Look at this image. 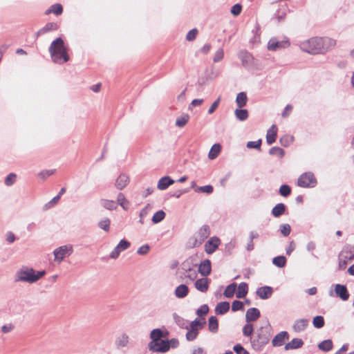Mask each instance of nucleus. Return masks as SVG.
Listing matches in <instances>:
<instances>
[{
	"label": "nucleus",
	"instance_id": "f257e3e1",
	"mask_svg": "<svg viewBox=\"0 0 354 354\" xmlns=\"http://www.w3.org/2000/svg\"><path fill=\"white\" fill-rule=\"evenodd\" d=\"M335 45L336 41L332 38L315 37L302 41L300 48L305 52L316 55L324 53L333 48Z\"/></svg>",
	"mask_w": 354,
	"mask_h": 354
},
{
	"label": "nucleus",
	"instance_id": "f03ea898",
	"mask_svg": "<svg viewBox=\"0 0 354 354\" xmlns=\"http://www.w3.org/2000/svg\"><path fill=\"white\" fill-rule=\"evenodd\" d=\"M45 274V270L37 271L32 268L24 266L15 272L14 281L15 283L24 282L32 284L39 281Z\"/></svg>",
	"mask_w": 354,
	"mask_h": 354
},
{
	"label": "nucleus",
	"instance_id": "7ed1b4c3",
	"mask_svg": "<svg viewBox=\"0 0 354 354\" xmlns=\"http://www.w3.org/2000/svg\"><path fill=\"white\" fill-rule=\"evenodd\" d=\"M49 53L54 62L63 64L67 62L70 57L67 53V48L63 39L60 37L54 40L49 47Z\"/></svg>",
	"mask_w": 354,
	"mask_h": 354
},
{
	"label": "nucleus",
	"instance_id": "20e7f679",
	"mask_svg": "<svg viewBox=\"0 0 354 354\" xmlns=\"http://www.w3.org/2000/svg\"><path fill=\"white\" fill-rule=\"evenodd\" d=\"M271 333L268 327H261L257 330V336L251 339L252 348L256 351H260L270 340Z\"/></svg>",
	"mask_w": 354,
	"mask_h": 354
},
{
	"label": "nucleus",
	"instance_id": "39448f33",
	"mask_svg": "<svg viewBox=\"0 0 354 354\" xmlns=\"http://www.w3.org/2000/svg\"><path fill=\"white\" fill-rule=\"evenodd\" d=\"M209 234L210 228L209 225H203L194 234V236L190 239L189 242L192 241L191 246L192 248H195L201 245L204 242V241L209 236Z\"/></svg>",
	"mask_w": 354,
	"mask_h": 354
},
{
	"label": "nucleus",
	"instance_id": "423d86ee",
	"mask_svg": "<svg viewBox=\"0 0 354 354\" xmlns=\"http://www.w3.org/2000/svg\"><path fill=\"white\" fill-rule=\"evenodd\" d=\"M354 259V253L349 247H344L339 254L338 269L343 270L349 261Z\"/></svg>",
	"mask_w": 354,
	"mask_h": 354
},
{
	"label": "nucleus",
	"instance_id": "0eeeda50",
	"mask_svg": "<svg viewBox=\"0 0 354 354\" xmlns=\"http://www.w3.org/2000/svg\"><path fill=\"white\" fill-rule=\"evenodd\" d=\"M317 182L312 172H305L301 174L297 180V185L301 187H314Z\"/></svg>",
	"mask_w": 354,
	"mask_h": 354
},
{
	"label": "nucleus",
	"instance_id": "6e6552de",
	"mask_svg": "<svg viewBox=\"0 0 354 354\" xmlns=\"http://www.w3.org/2000/svg\"><path fill=\"white\" fill-rule=\"evenodd\" d=\"M73 252L71 245H65L56 248L54 252L55 261L61 263L65 257L70 256Z\"/></svg>",
	"mask_w": 354,
	"mask_h": 354
},
{
	"label": "nucleus",
	"instance_id": "1a4fd4ad",
	"mask_svg": "<svg viewBox=\"0 0 354 354\" xmlns=\"http://www.w3.org/2000/svg\"><path fill=\"white\" fill-rule=\"evenodd\" d=\"M149 351L153 353H165L169 350V340H158V342H150L148 344Z\"/></svg>",
	"mask_w": 354,
	"mask_h": 354
},
{
	"label": "nucleus",
	"instance_id": "9d476101",
	"mask_svg": "<svg viewBox=\"0 0 354 354\" xmlns=\"http://www.w3.org/2000/svg\"><path fill=\"white\" fill-rule=\"evenodd\" d=\"M290 41L288 39L279 40L276 37L271 38L268 43V49L272 51H276L283 48H286L290 46Z\"/></svg>",
	"mask_w": 354,
	"mask_h": 354
},
{
	"label": "nucleus",
	"instance_id": "9b49d317",
	"mask_svg": "<svg viewBox=\"0 0 354 354\" xmlns=\"http://www.w3.org/2000/svg\"><path fill=\"white\" fill-rule=\"evenodd\" d=\"M131 243L129 241H127L126 239H122L110 253V258L113 259H117L119 257L120 252L128 249Z\"/></svg>",
	"mask_w": 354,
	"mask_h": 354
},
{
	"label": "nucleus",
	"instance_id": "f8f14e48",
	"mask_svg": "<svg viewBox=\"0 0 354 354\" xmlns=\"http://www.w3.org/2000/svg\"><path fill=\"white\" fill-rule=\"evenodd\" d=\"M220 244V239L216 236L211 237L205 244V251L211 254L215 252Z\"/></svg>",
	"mask_w": 354,
	"mask_h": 354
},
{
	"label": "nucleus",
	"instance_id": "ddd939ff",
	"mask_svg": "<svg viewBox=\"0 0 354 354\" xmlns=\"http://www.w3.org/2000/svg\"><path fill=\"white\" fill-rule=\"evenodd\" d=\"M334 292L335 295L339 297L343 301H346L349 298V292L345 285L336 284L335 286Z\"/></svg>",
	"mask_w": 354,
	"mask_h": 354
},
{
	"label": "nucleus",
	"instance_id": "4468645a",
	"mask_svg": "<svg viewBox=\"0 0 354 354\" xmlns=\"http://www.w3.org/2000/svg\"><path fill=\"white\" fill-rule=\"evenodd\" d=\"M212 271V264L209 259H205L198 266V272L203 277H207Z\"/></svg>",
	"mask_w": 354,
	"mask_h": 354
},
{
	"label": "nucleus",
	"instance_id": "2eb2a0df",
	"mask_svg": "<svg viewBox=\"0 0 354 354\" xmlns=\"http://www.w3.org/2000/svg\"><path fill=\"white\" fill-rule=\"evenodd\" d=\"M289 339V335L286 331H281L277 334L272 340L273 346H281L284 344L286 339Z\"/></svg>",
	"mask_w": 354,
	"mask_h": 354
},
{
	"label": "nucleus",
	"instance_id": "dca6fc26",
	"mask_svg": "<svg viewBox=\"0 0 354 354\" xmlns=\"http://www.w3.org/2000/svg\"><path fill=\"white\" fill-rule=\"evenodd\" d=\"M256 293L260 299H268L272 296L273 288L268 286H262L257 290Z\"/></svg>",
	"mask_w": 354,
	"mask_h": 354
},
{
	"label": "nucleus",
	"instance_id": "f3484780",
	"mask_svg": "<svg viewBox=\"0 0 354 354\" xmlns=\"http://www.w3.org/2000/svg\"><path fill=\"white\" fill-rule=\"evenodd\" d=\"M209 279L207 277L198 279L195 282V288L201 292H206L209 288Z\"/></svg>",
	"mask_w": 354,
	"mask_h": 354
},
{
	"label": "nucleus",
	"instance_id": "a211bd4d",
	"mask_svg": "<svg viewBox=\"0 0 354 354\" xmlns=\"http://www.w3.org/2000/svg\"><path fill=\"white\" fill-rule=\"evenodd\" d=\"M260 311L257 308H249L245 314V320L247 322L256 321L260 317Z\"/></svg>",
	"mask_w": 354,
	"mask_h": 354
},
{
	"label": "nucleus",
	"instance_id": "6ab92c4d",
	"mask_svg": "<svg viewBox=\"0 0 354 354\" xmlns=\"http://www.w3.org/2000/svg\"><path fill=\"white\" fill-rule=\"evenodd\" d=\"M129 342V337L126 333H122L115 339V344L118 349H122L127 347Z\"/></svg>",
	"mask_w": 354,
	"mask_h": 354
},
{
	"label": "nucleus",
	"instance_id": "aec40b11",
	"mask_svg": "<svg viewBox=\"0 0 354 354\" xmlns=\"http://www.w3.org/2000/svg\"><path fill=\"white\" fill-rule=\"evenodd\" d=\"M277 136V128L276 125L273 124L268 130L266 134V142L268 145H272L276 141Z\"/></svg>",
	"mask_w": 354,
	"mask_h": 354
},
{
	"label": "nucleus",
	"instance_id": "412c9836",
	"mask_svg": "<svg viewBox=\"0 0 354 354\" xmlns=\"http://www.w3.org/2000/svg\"><path fill=\"white\" fill-rule=\"evenodd\" d=\"M174 183V180L169 176L162 177L158 182L157 188L160 190H165Z\"/></svg>",
	"mask_w": 354,
	"mask_h": 354
},
{
	"label": "nucleus",
	"instance_id": "4be33fe9",
	"mask_svg": "<svg viewBox=\"0 0 354 354\" xmlns=\"http://www.w3.org/2000/svg\"><path fill=\"white\" fill-rule=\"evenodd\" d=\"M308 325V320L307 319H300L295 322L292 328L295 332H301L306 329Z\"/></svg>",
	"mask_w": 354,
	"mask_h": 354
},
{
	"label": "nucleus",
	"instance_id": "5701e85b",
	"mask_svg": "<svg viewBox=\"0 0 354 354\" xmlns=\"http://www.w3.org/2000/svg\"><path fill=\"white\" fill-rule=\"evenodd\" d=\"M304 341L299 338H294L290 342L285 345V350L288 351L291 349H297L302 347Z\"/></svg>",
	"mask_w": 354,
	"mask_h": 354
},
{
	"label": "nucleus",
	"instance_id": "b1692460",
	"mask_svg": "<svg viewBox=\"0 0 354 354\" xmlns=\"http://www.w3.org/2000/svg\"><path fill=\"white\" fill-rule=\"evenodd\" d=\"M129 177L124 174H120L115 181V187L118 189L122 190L129 183Z\"/></svg>",
	"mask_w": 354,
	"mask_h": 354
},
{
	"label": "nucleus",
	"instance_id": "393cba45",
	"mask_svg": "<svg viewBox=\"0 0 354 354\" xmlns=\"http://www.w3.org/2000/svg\"><path fill=\"white\" fill-rule=\"evenodd\" d=\"M58 28V25L56 23L54 22H49L47 23L43 28L39 29L37 32V35H42L44 34H46L48 32L56 30Z\"/></svg>",
	"mask_w": 354,
	"mask_h": 354
},
{
	"label": "nucleus",
	"instance_id": "a878e982",
	"mask_svg": "<svg viewBox=\"0 0 354 354\" xmlns=\"http://www.w3.org/2000/svg\"><path fill=\"white\" fill-rule=\"evenodd\" d=\"M189 292V288L185 284H180V286H177L175 290V295L178 298H184L185 297Z\"/></svg>",
	"mask_w": 354,
	"mask_h": 354
},
{
	"label": "nucleus",
	"instance_id": "bb28decb",
	"mask_svg": "<svg viewBox=\"0 0 354 354\" xmlns=\"http://www.w3.org/2000/svg\"><path fill=\"white\" fill-rule=\"evenodd\" d=\"M230 309V304L227 301L219 302L216 308L215 313L216 315H223L226 313Z\"/></svg>",
	"mask_w": 354,
	"mask_h": 354
},
{
	"label": "nucleus",
	"instance_id": "cd10ccee",
	"mask_svg": "<svg viewBox=\"0 0 354 354\" xmlns=\"http://www.w3.org/2000/svg\"><path fill=\"white\" fill-rule=\"evenodd\" d=\"M248 292V286L246 283L242 282L239 283L236 297L239 299L244 298Z\"/></svg>",
	"mask_w": 354,
	"mask_h": 354
},
{
	"label": "nucleus",
	"instance_id": "c85d7f7f",
	"mask_svg": "<svg viewBox=\"0 0 354 354\" xmlns=\"http://www.w3.org/2000/svg\"><path fill=\"white\" fill-rule=\"evenodd\" d=\"M286 208L283 203H278L272 208V214L274 217H279L285 213Z\"/></svg>",
	"mask_w": 354,
	"mask_h": 354
},
{
	"label": "nucleus",
	"instance_id": "c756f323",
	"mask_svg": "<svg viewBox=\"0 0 354 354\" xmlns=\"http://www.w3.org/2000/svg\"><path fill=\"white\" fill-rule=\"evenodd\" d=\"M100 205L105 209L109 210H113L117 208V203L114 201L107 199H100Z\"/></svg>",
	"mask_w": 354,
	"mask_h": 354
},
{
	"label": "nucleus",
	"instance_id": "7c9ffc66",
	"mask_svg": "<svg viewBox=\"0 0 354 354\" xmlns=\"http://www.w3.org/2000/svg\"><path fill=\"white\" fill-rule=\"evenodd\" d=\"M248 97L245 92H240L236 99V104L239 108H243L246 105Z\"/></svg>",
	"mask_w": 354,
	"mask_h": 354
},
{
	"label": "nucleus",
	"instance_id": "2f4dec72",
	"mask_svg": "<svg viewBox=\"0 0 354 354\" xmlns=\"http://www.w3.org/2000/svg\"><path fill=\"white\" fill-rule=\"evenodd\" d=\"M63 12V7L59 3H55L52 5L49 9H48L45 14L49 15L50 13H53L56 15H60Z\"/></svg>",
	"mask_w": 354,
	"mask_h": 354
},
{
	"label": "nucleus",
	"instance_id": "473e14b6",
	"mask_svg": "<svg viewBox=\"0 0 354 354\" xmlns=\"http://www.w3.org/2000/svg\"><path fill=\"white\" fill-rule=\"evenodd\" d=\"M333 347V344L331 339L324 340L318 344L319 349L325 352L332 350Z\"/></svg>",
	"mask_w": 354,
	"mask_h": 354
},
{
	"label": "nucleus",
	"instance_id": "72a5a7b5",
	"mask_svg": "<svg viewBox=\"0 0 354 354\" xmlns=\"http://www.w3.org/2000/svg\"><path fill=\"white\" fill-rule=\"evenodd\" d=\"M209 330L212 333H216L218 329V319L216 316H211L208 321Z\"/></svg>",
	"mask_w": 354,
	"mask_h": 354
},
{
	"label": "nucleus",
	"instance_id": "f704fd0d",
	"mask_svg": "<svg viewBox=\"0 0 354 354\" xmlns=\"http://www.w3.org/2000/svg\"><path fill=\"white\" fill-rule=\"evenodd\" d=\"M189 120V115L187 113H183L176 119L175 124L178 127H183L188 122Z\"/></svg>",
	"mask_w": 354,
	"mask_h": 354
},
{
	"label": "nucleus",
	"instance_id": "c9c22d12",
	"mask_svg": "<svg viewBox=\"0 0 354 354\" xmlns=\"http://www.w3.org/2000/svg\"><path fill=\"white\" fill-rule=\"evenodd\" d=\"M235 115L240 121H245L248 118V111L247 109H243L242 108L237 109L234 111Z\"/></svg>",
	"mask_w": 354,
	"mask_h": 354
},
{
	"label": "nucleus",
	"instance_id": "e433bc0d",
	"mask_svg": "<svg viewBox=\"0 0 354 354\" xmlns=\"http://www.w3.org/2000/svg\"><path fill=\"white\" fill-rule=\"evenodd\" d=\"M236 288V283H232L231 284L228 285L223 292V295L227 298H231L234 296L235 290Z\"/></svg>",
	"mask_w": 354,
	"mask_h": 354
},
{
	"label": "nucleus",
	"instance_id": "4c0bfd02",
	"mask_svg": "<svg viewBox=\"0 0 354 354\" xmlns=\"http://www.w3.org/2000/svg\"><path fill=\"white\" fill-rule=\"evenodd\" d=\"M117 205H120L124 209L129 208V201L122 193H119L117 196Z\"/></svg>",
	"mask_w": 354,
	"mask_h": 354
},
{
	"label": "nucleus",
	"instance_id": "58836bf2",
	"mask_svg": "<svg viewBox=\"0 0 354 354\" xmlns=\"http://www.w3.org/2000/svg\"><path fill=\"white\" fill-rule=\"evenodd\" d=\"M163 334L162 330L160 328H156L151 330L150 334V337L151 339V342H158V340H162L161 337H162Z\"/></svg>",
	"mask_w": 354,
	"mask_h": 354
},
{
	"label": "nucleus",
	"instance_id": "ea45409f",
	"mask_svg": "<svg viewBox=\"0 0 354 354\" xmlns=\"http://www.w3.org/2000/svg\"><path fill=\"white\" fill-rule=\"evenodd\" d=\"M221 147L220 144H214L212 147V148L209 152V154H208L209 158L211 160L216 158L218 156V155L221 151Z\"/></svg>",
	"mask_w": 354,
	"mask_h": 354
},
{
	"label": "nucleus",
	"instance_id": "a19ab883",
	"mask_svg": "<svg viewBox=\"0 0 354 354\" xmlns=\"http://www.w3.org/2000/svg\"><path fill=\"white\" fill-rule=\"evenodd\" d=\"M272 263L279 268H283L286 263V258L284 256L275 257L272 259Z\"/></svg>",
	"mask_w": 354,
	"mask_h": 354
},
{
	"label": "nucleus",
	"instance_id": "79ce46f5",
	"mask_svg": "<svg viewBox=\"0 0 354 354\" xmlns=\"http://www.w3.org/2000/svg\"><path fill=\"white\" fill-rule=\"evenodd\" d=\"M165 215L163 210H159L153 214L151 221L153 223H158L165 218Z\"/></svg>",
	"mask_w": 354,
	"mask_h": 354
},
{
	"label": "nucleus",
	"instance_id": "37998d69",
	"mask_svg": "<svg viewBox=\"0 0 354 354\" xmlns=\"http://www.w3.org/2000/svg\"><path fill=\"white\" fill-rule=\"evenodd\" d=\"M269 153L272 156H277L279 158H282L285 155V151L279 147H273L270 149Z\"/></svg>",
	"mask_w": 354,
	"mask_h": 354
},
{
	"label": "nucleus",
	"instance_id": "c03bdc74",
	"mask_svg": "<svg viewBox=\"0 0 354 354\" xmlns=\"http://www.w3.org/2000/svg\"><path fill=\"white\" fill-rule=\"evenodd\" d=\"M194 190L197 193L202 192L206 194H212L214 191V188L212 185H207L201 187H196Z\"/></svg>",
	"mask_w": 354,
	"mask_h": 354
},
{
	"label": "nucleus",
	"instance_id": "a18cd8bd",
	"mask_svg": "<svg viewBox=\"0 0 354 354\" xmlns=\"http://www.w3.org/2000/svg\"><path fill=\"white\" fill-rule=\"evenodd\" d=\"M313 326L317 328H321L324 326V317L321 315L315 316L313 321Z\"/></svg>",
	"mask_w": 354,
	"mask_h": 354
},
{
	"label": "nucleus",
	"instance_id": "49530a36",
	"mask_svg": "<svg viewBox=\"0 0 354 354\" xmlns=\"http://www.w3.org/2000/svg\"><path fill=\"white\" fill-rule=\"evenodd\" d=\"M254 328L253 325L250 322H248L243 328V334L245 337L251 336L253 333Z\"/></svg>",
	"mask_w": 354,
	"mask_h": 354
},
{
	"label": "nucleus",
	"instance_id": "de8ad7c7",
	"mask_svg": "<svg viewBox=\"0 0 354 354\" xmlns=\"http://www.w3.org/2000/svg\"><path fill=\"white\" fill-rule=\"evenodd\" d=\"M279 194L283 197H287L291 194V188L288 185H283L279 188Z\"/></svg>",
	"mask_w": 354,
	"mask_h": 354
},
{
	"label": "nucleus",
	"instance_id": "09e8293b",
	"mask_svg": "<svg viewBox=\"0 0 354 354\" xmlns=\"http://www.w3.org/2000/svg\"><path fill=\"white\" fill-rule=\"evenodd\" d=\"M17 175L15 173H10L6 177L4 183L7 186H11L15 183Z\"/></svg>",
	"mask_w": 354,
	"mask_h": 354
},
{
	"label": "nucleus",
	"instance_id": "8fccbe9b",
	"mask_svg": "<svg viewBox=\"0 0 354 354\" xmlns=\"http://www.w3.org/2000/svg\"><path fill=\"white\" fill-rule=\"evenodd\" d=\"M110 220L106 218L99 222L98 226L100 228L108 232L110 230Z\"/></svg>",
	"mask_w": 354,
	"mask_h": 354
},
{
	"label": "nucleus",
	"instance_id": "3c124183",
	"mask_svg": "<svg viewBox=\"0 0 354 354\" xmlns=\"http://www.w3.org/2000/svg\"><path fill=\"white\" fill-rule=\"evenodd\" d=\"M198 329H192L191 328L189 330L187 331L186 334V339L188 341H193L194 340L196 337L198 336Z\"/></svg>",
	"mask_w": 354,
	"mask_h": 354
},
{
	"label": "nucleus",
	"instance_id": "603ef678",
	"mask_svg": "<svg viewBox=\"0 0 354 354\" xmlns=\"http://www.w3.org/2000/svg\"><path fill=\"white\" fill-rule=\"evenodd\" d=\"M261 140L259 139L257 141H249L246 147L249 149H257L261 150Z\"/></svg>",
	"mask_w": 354,
	"mask_h": 354
},
{
	"label": "nucleus",
	"instance_id": "864d4df0",
	"mask_svg": "<svg viewBox=\"0 0 354 354\" xmlns=\"http://www.w3.org/2000/svg\"><path fill=\"white\" fill-rule=\"evenodd\" d=\"M243 310V304L239 300H234L232 304V310L235 312Z\"/></svg>",
	"mask_w": 354,
	"mask_h": 354
},
{
	"label": "nucleus",
	"instance_id": "5fc2aeb1",
	"mask_svg": "<svg viewBox=\"0 0 354 354\" xmlns=\"http://www.w3.org/2000/svg\"><path fill=\"white\" fill-rule=\"evenodd\" d=\"M280 232L281 233L285 236H287L290 234L291 232V227L289 224H283L280 226Z\"/></svg>",
	"mask_w": 354,
	"mask_h": 354
},
{
	"label": "nucleus",
	"instance_id": "6e6d98bb",
	"mask_svg": "<svg viewBox=\"0 0 354 354\" xmlns=\"http://www.w3.org/2000/svg\"><path fill=\"white\" fill-rule=\"evenodd\" d=\"M209 312V307L207 304L202 305L197 310L196 314L198 316L201 317L205 315Z\"/></svg>",
	"mask_w": 354,
	"mask_h": 354
},
{
	"label": "nucleus",
	"instance_id": "4d7b16f0",
	"mask_svg": "<svg viewBox=\"0 0 354 354\" xmlns=\"http://www.w3.org/2000/svg\"><path fill=\"white\" fill-rule=\"evenodd\" d=\"M233 350L236 354H250V353L240 344H236L234 346Z\"/></svg>",
	"mask_w": 354,
	"mask_h": 354
},
{
	"label": "nucleus",
	"instance_id": "13d9d810",
	"mask_svg": "<svg viewBox=\"0 0 354 354\" xmlns=\"http://www.w3.org/2000/svg\"><path fill=\"white\" fill-rule=\"evenodd\" d=\"M149 245L148 244H145L138 249L137 253L140 255H146L147 254L149 253Z\"/></svg>",
	"mask_w": 354,
	"mask_h": 354
},
{
	"label": "nucleus",
	"instance_id": "bf43d9fd",
	"mask_svg": "<svg viewBox=\"0 0 354 354\" xmlns=\"http://www.w3.org/2000/svg\"><path fill=\"white\" fill-rule=\"evenodd\" d=\"M281 145L283 147H288L292 142V138L288 136H284L279 139Z\"/></svg>",
	"mask_w": 354,
	"mask_h": 354
},
{
	"label": "nucleus",
	"instance_id": "052dcab7",
	"mask_svg": "<svg viewBox=\"0 0 354 354\" xmlns=\"http://www.w3.org/2000/svg\"><path fill=\"white\" fill-rule=\"evenodd\" d=\"M15 326L12 324L10 323L6 325H3L1 328V330L3 333L6 334L11 332L14 329Z\"/></svg>",
	"mask_w": 354,
	"mask_h": 354
},
{
	"label": "nucleus",
	"instance_id": "680f3d73",
	"mask_svg": "<svg viewBox=\"0 0 354 354\" xmlns=\"http://www.w3.org/2000/svg\"><path fill=\"white\" fill-rule=\"evenodd\" d=\"M197 34H198L197 29H192L190 31H189L188 33L187 34L186 39L188 41H192L196 38Z\"/></svg>",
	"mask_w": 354,
	"mask_h": 354
},
{
	"label": "nucleus",
	"instance_id": "e2e57ef3",
	"mask_svg": "<svg viewBox=\"0 0 354 354\" xmlns=\"http://www.w3.org/2000/svg\"><path fill=\"white\" fill-rule=\"evenodd\" d=\"M204 324H205V322H201L198 319H195L194 321L191 322L190 326L192 329H198L196 327L199 326L200 328H202Z\"/></svg>",
	"mask_w": 354,
	"mask_h": 354
},
{
	"label": "nucleus",
	"instance_id": "0e129e2a",
	"mask_svg": "<svg viewBox=\"0 0 354 354\" xmlns=\"http://www.w3.org/2000/svg\"><path fill=\"white\" fill-rule=\"evenodd\" d=\"M55 169L50 170H43L39 174V176L42 178H46L55 173Z\"/></svg>",
	"mask_w": 354,
	"mask_h": 354
},
{
	"label": "nucleus",
	"instance_id": "69168bd1",
	"mask_svg": "<svg viewBox=\"0 0 354 354\" xmlns=\"http://www.w3.org/2000/svg\"><path fill=\"white\" fill-rule=\"evenodd\" d=\"M220 103V97L217 98L213 104L211 105L208 110V113L212 114L214 112V111L217 109Z\"/></svg>",
	"mask_w": 354,
	"mask_h": 354
},
{
	"label": "nucleus",
	"instance_id": "338daca9",
	"mask_svg": "<svg viewBox=\"0 0 354 354\" xmlns=\"http://www.w3.org/2000/svg\"><path fill=\"white\" fill-rule=\"evenodd\" d=\"M223 50L222 49L218 50L214 55V62H217L221 61L223 58Z\"/></svg>",
	"mask_w": 354,
	"mask_h": 354
},
{
	"label": "nucleus",
	"instance_id": "774afa93",
	"mask_svg": "<svg viewBox=\"0 0 354 354\" xmlns=\"http://www.w3.org/2000/svg\"><path fill=\"white\" fill-rule=\"evenodd\" d=\"M151 206L149 204H147L140 212V217L144 218L146 216L149 212L151 210Z\"/></svg>",
	"mask_w": 354,
	"mask_h": 354
}]
</instances>
